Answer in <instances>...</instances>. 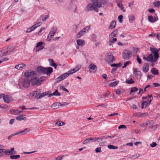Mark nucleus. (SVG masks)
Segmentation results:
<instances>
[{
  "label": "nucleus",
  "instance_id": "59",
  "mask_svg": "<svg viewBox=\"0 0 160 160\" xmlns=\"http://www.w3.org/2000/svg\"><path fill=\"white\" fill-rule=\"evenodd\" d=\"M16 119L18 120H21L23 119V118L22 116H19L17 117L16 118Z\"/></svg>",
  "mask_w": 160,
  "mask_h": 160
},
{
  "label": "nucleus",
  "instance_id": "57",
  "mask_svg": "<svg viewBox=\"0 0 160 160\" xmlns=\"http://www.w3.org/2000/svg\"><path fill=\"white\" fill-rule=\"evenodd\" d=\"M48 15H45L43 17H42V20L44 21H45L48 18Z\"/></svg>",
  "mask_w": 160,
  "mask_h": 160
},
{
  "label": "nucleus",
  "instance_id": "1",
  "mask_svg": "<svg viewBox=\"0 0 160 160\" xmlns=\"http://www.w3.org/2000/svg\"><path fill=\"white\" fill-rule=\"evenodd\" d=\"M4 147L3 145H0V157L3 155V153L7 155H14L17 153V152L14 150V148H12L10 149L5 150L3 148Z\"/></svg>",
  "mask_w": 160,
  "mask_h": 160
},
{
  "label": "nucleus",
  "instance_id": "9",
  "mask_svg": "<svg viewBox=\"0 0 160 160\" xmlns=\"http://www.w3.org/2000/svg\"><path fill=\"white\" fill-rule=\"evenodd\" d=\"M37 77L35 76V77H32L31 79V82L32 85H40L41 84V83L39 82V79H37Z\"/></svg>",
  "mask_w": 160,
  "mask_h": 160
},
{
  "label": "nucleus",
  "instance_id": "44",
  "mask_svg": "<svg viewBox=\"0 0 160 160\" xmlns=\"http://www.w3.org/2000/svg\"><path fill=\"white\" fill-rule=\"evenodd\" d=\"M125 82L128 84H132L134 83V81L132 79V78H130L129 80H127L125 81Z\"/></svg>",
  "mask_w": 160,
  "mask_h": 160
},
{
  "label": "nucleus",
  "instance_id": "12",
  "mask_svg": "<svg viewBox=\"0 0 160 160\" xmlns=\"http://www.w3.org/2000/svg\"><path fill=\"white\" fill-rule=\"evenodd\" d=\"M28 131H29V130H28L27 129V128L25 129L24 130L18 132H17V133H15L14 134H11V135H10L8 137V139L9 140L10 139H11V137H12L15 135H18L19 134H25V133H26Z\"/></svg>",
  "mask_w": 160,
  "mask_h": 160
},
{
  "label": "nucleus",
  "instance_id": "56",
  "mask_svg": "<svg viewBox=\"0 0 160 160\" xmlns=\"http://www.w3.org/2000/svg\"><path fill=\"white\" fill-rule=\"evenodd\" d=\"M123 16L122 15H120L118 17V19L120 22L121 23L122 22Z\"/></svg>",
  "mask_w": 160,
  "mask_h": 160
},
{
  "label": "nucleus",
  "instance_id": "6",
  "mask_svg": "<svg viewBox=\"0 0 160 160\" xmlns=\"http://www.w3.org/2000/svg\"><path fill=\"white\" fill-rule=\"evenodd\" d=\"M105 60L108 62L112 63L114 61V57L111 53L108 52Z\"/></svg>",
  "mask_w": 160,
  "mask_h": 160
},
{
  "label": "nucleus",
  "instance_id": "36",
  "mask_svg": "<svg viewBox=\"0 0 160 160\" xmlns=\"http://www.w3.org/2000/svg\"><path fill=\"white\" fill-rule=\"evenodd\" d=\"M119 7L120 8L121 10L123 12H125V10L124 9V7H123L122 4L121 3H117Z\"/></svg>",
  "mask_w": 160,
  "mask_h": 160
},
{
  "label": "nucleus",
  "instance_id": "42",
  "mask_svg": "<svg viewBox=\"0 0 160 160\" xmlns=\"http://www.w3.org/2000/svg\"><path fill=\"white\" fill-rule=\"evenodd\" d=\"M115 91L116 94L118 95H120L123 92V90L121 89H117Z\"/></svg>",
  "mask_w": 160,
  "mask_h": 160
},
{
  "label": "nucleus",
  "instance_id": "26",
  "mask_svg": "<svg viewBox=\"0 0 160 160\" xmlns=\"http://www.w3.org/2000/svg\"><path fill=\"white\" fill-rule=\"evenodd\" d=\"M153 58V55L152 54H150L146 58V60L150 62H152Z\"/></svg>",
  "mask_w": 160,
  "mask_h": 160
},
{
  "label": "nucleus",
  "instance_id": "60",
  "mask_svg": "<svg viewBox=\"0 0 160 160\" xmlns=\"http://www.w3.org/2000/svg\"><path fill=\"white\" fill-rule=\"evenodd\" d=\"M137 60L138 61V63L140 64H141L142 63L141 59L139 58V56L138 55L137 56Z\"/></svg>",
  "mask_w": 160,
  "mask_h": 160
},
{
  "label": "nucleus",
  "instance_id": "53",
  "mask_svg": "<svg viewBox=\"0 0 160 160\" xmlns=\"http://www.w3.org/2000/svg\"><path fill=\"white\" fill-rule=\"evenodd\" d=\"M90 10V3L88 4L87 6L86 7L85 11L87 12H88Z\"/></svg>",
  "mask_w": 160,
  "mask_h": 160
},
{
  "label": "nucleus",
  "instance_id": "51",
  "mask_svg": "<svg viewBox=\"0 0 160 160\" xmlns=\"http://www.w3.org/2000/svg\"><path fill=\"white\" fill-rule=\"evenodd\" d=\"M60 89L61 90L66 91L68 92H69V91L66 88H64V86H60Z\"/></svg>",
  "mask_w": 160,
  "mask_h": 160
},
{
  "label": "nucleus",
  "instance_id": "52",
  "mask_svg": "<svg viewBox=\"0 0 160 160\" xmlns=\"http://www.w3.org/2000/svg\"><path fill=\"white\" fill-rule=\"evenodd\" d=\"M155 7H158L160 5V1H157L153 3Z\"/></svg>",
  "mask_w": 160,
  "mask_h": 160
},
{
  "label": "nucleus",
  "instance_id": "13",
  "mask_svg": "<svg viewBox=\"0 0 160 160\" xmlns=\"http://www.w3.org/2000/svg\"><path fill=\"white\" fill-rule=\"evenodd\" d=\"M113 136L112 137H105V136H103L101 138H91V140H105V139H112L113 138Z\"/></svg>",
  "mask_w": 160,
  "mask_h": 160
},
{
  "label": "nucleus",
  "instance_id": "18",
  "mask_svg": "<svg viewBox=\"0 0 160 160\" xmlns=\"http://www.w3.org/2000/svg\"><path fill=\"white\" fill-rule=\"evenodd\" d=\"M148 19L149 22H154L158 20V18L155 17H153L152 16H149L148 17Z\"/></svg>",
  "mask_w": 160,
  "mask_h": 160
},
{
  "label": "nucleus",
  "instance_id": "34",
  "mask_svg": "<svg viewBox=\"0 0 160 160\" xmlns=\"http://www.w3.org/2000/svg\"><path fill=\"white\" fill-rule=\"evenodd\" d=\"M7 55L5 50L0 51V58Z\"/></svg>",
  "mask_w": 160,
  "mask_h": 160
},
{
  "label": "nucleus",
  "instance_id": "23",
  "mask_svg": "<svg viewBox=\"0 0 160 160\" xmlns=\"http://www.w3.org/2000/svg\"><path fill=\"white\" fill-rule=\"evenodd\" d=\"M150 50L152 52L154 55V56H159L158 54V50L157 49H155V48H150Z\"/></svg>",
  "mask_w": 160,
  "mask_h": 160
},
{
  "label": "nucleus",
  "instance_id": "21",
  "mask_svg": "<svg viewBox=\"0 0 160 160\" xmlns=\"http://www.w3.org/2000/svg\"><path fill=\"white\" fill-rule=\"evenodd\" d=\"M97 66L93 63L91 64V70H94V71L91 70V73H94L96 72L97 71Z\"/></svg>",
  "mask_w": 160,
  "mask_h": 160
},
{
  "label": "nucleus",
  "instance_id": "61",
  "mask_svg": "<svg viewBox=\"0 0 160 160\" xmlns=\"http://www.w3.org/2000/svg\"><path fill=\"white\" fill-rule=\"evenodd\" d=\"M118 128L120 129H121V128H125V129H126V126L124 125H121L120 126H119Z\"/></svg>",
  "mask_w": 160,
  "mask_h": 160
},
{
  "label": "nucleus",
  "instance_id": "19",
  "mask_svg": "<svg viewBox=\"0 0 160 160\" xmlns=\"http://www.w3.org/2000/svg\"><path fill=\"white\" fill-rule=\"evenodd\" d=\"M43 44V43L41 42H39L37 43V45L36 46V47H40L38 49L36 50V52H38L39 50H41L43 48V46H42Z\"/></svg>",
  "mask_w": 160,
  "mask_h": 160
},
{
  "label": "nucleus",
  "instance_id": "54",
  "mask_svg": "<svg viewBox=\"0 0 160 160\" xmlns=\"http://www.w3.org/2000/svg\"><path fill=\"white\" fill-rule=\"evenodd\" d=\"M101 147L96 148L95 150L96 152V153L101 152H102V151L101 150Z\"/></svg>",
  "mask_w": 160,
  "mask_h": 160
},
{
  "label": "nucleus",
  "instance_id": "37",
  "mask_svg": "<svg viewBox=\"0 0 160 160\" xmlns=\"http://www.w3.org/2000/svg\"><path fill=\"white\" fill-rule=\"evenodd\" d=\"M122 65V63L121 62L118 63V64L113 63L111 65V67H115L118 68L121 67Z\"/></svg>",
  "mask_w": 160,
  "mask_h": 160
},
{
  "label": "nucleus",
  "instance_id": "35",
  "mask_svg": "<svg viewBox=\"0 0 160 160\" xmlns=\"http://www.w3.org/2000/svg\"><path fill=\"white\" fill-rule=\"evenodd\" d=\"M2 97L3 98V99L4 101L8 103L9 102L10 100L8 96L3 95Z\"/></svg>",
  "mask_w": 160,
  "mask_h": 160
},
{
  "label": "nucleus",
  "instance_id": "48",
  "mask_svg": "<svg viewBox=\"0 0 160 160\" xmlns=\"http://www.w3.org/2000/svg\"><path fill=\"white\" fill-rule=\"evenodd\" d=\"M11 113L14 114H18L20 113L21 112L18 110H13V111H11Z\"/></svg>",
  "mask_w": 160,
  "mask_h": 160
},
{
  "label": "nucleus",
  "instance_id": "33",
  "mask_svg": "<svg viewBox=\"0 0 160 160\" xmlns=\"http://www.w3.org/2000/svg\"><path fill=\"white\" fill-rule=\"evenodd\" d=\"M10 155V158L12 159H16L19 158L20 157V156L19 155Z\"/></svg>",
  "mask_w": 160,
  "mask_h": 160
},
{
  "label": "nucleus",
  "instance_id": "24",
  "mask_svg": "<svg viewBox=\"0 0 160 160\" xmlns=\"http://www.w3.org/2000/svg\"><path fill=\"white\" fill-rule=\"evenodd\" d=\"M60 103L57 102L53 103L51 105V107L53 108H57L59 107L60 105Z\"/></svg>",
  "mask_w": 160,
  "mask_h": 160
},
{
  "label": "nucleus",
  "instance_id": "41",
  "mask_svg": "<svg viewBox=\"0 0 160 160\" xmlns=\"http://www.w3.org/2000/svg\"><path fill=\"white\" fill-rule=\"evenodd\" d=\"M138 114L139 116L142 117H145L148 115V114L147 112L143 113H142L141 112H138Z\"/></svg>",
  "mask_w": 160,
  "mask_h": 160
},
{
  "label": "nucleus",
  "instance_id": "50",
  "mask_svg": "<svg viewBox=\"0 0 160 160\" xmlns=\"http://www.w3.org/2000/svg\"><path fill=\"white\" fill-rule=\"evenodd\" d=\"M46 79V77H45L44 76H41L39 79V82L41 83V82H43V81H44Z\"/></svg>",
  "mask_w": 160,
  "mask_h": 160
},
{
  "label": "nucleus",
  "instance_id": "8",
  "mask_svg": "<svg viewBox=\"0 0 160 160\" xmlns=\"http://www.w3.org/2000/svg\"><path fill=\"white\" fill-rule=\"evenodd\" d=\"M40 92L39 91H33L29 94V96L30 98H32L33 97H34L36 99H38V96L40 95Z\"/></svg>",
  "mask_w": 160,
  "mask_h": 160
},
{
  "label": "nucleus",
  "instance_id": "58",
  "mask_svg": "<svg viewBox=\"0 0 160 160\" xmlns=\"http://www.w3.org/2000/svg\"><path fill=\"white\" fill-rule=\"evenodd\" d=\"M157 144L155 142H153L150 144V146L152 147H154L156 146Z\"/></svg>",
  "mask_w": 160,
  "mask_h": 160
},
{
  "label": "nucleus",
  "instance_id": "45",
  "mask_svg": "<svg viewBox=\"0 0 160 160\" xmlns=\"http://www.w3.org/2000/svg\"><path fill=\"white\" fill-rule=\"evenodd\" d=\"M108 148L110 149H117L118 148V147L114 146L112 145H108Z\"/></svg>",
  "mask_w": 160,
  "mask_h": 160
},
{
  "label": "nucleus",
  "instance_id": "55",
  "mask_svg": "<svg viewBox=\"0 0 160 160\" xmlns=\"http://www.w3.org/2000/svg\"><path fill=\"white\" fill-rule=\"evenodd\" d=\"M129 19V21H132L135 19V17L133 15H129L128 17Z\"/></svg>",
  "mask_w": 160,
  "mask_h": 160
},
{
  "label": "nucleus",
  "instance_id": "29",
  "mask_svg": "<svg viewBox=\"0 0 160 160\" xmlns=\"http://www.w3.org/2000/svg\"><path fill=\"white\" fill-rule=\"evenodd\" d=\"M49 62L50 65L53 67H54L56 69L57 68V65L56 63L54 62V61L52 59H50L49 60Z\"/></svg>",
  "mask_w": 160,
  "mask_h": 160
},
{
  "label": "nucleus",
  "instance_id": "25",
  "mask_svg": "<svg viewBox=\"0 0 160 160\" xmlns=\"http://www.w3.org/2000/svg\"><path fill=\"white\" fill-rule=\"evenodd\" d=\"M149 68V66L148 64L145 63L143 67V71L145 72H147Z\"/></svg>",
  "mask_w": 160,
  "mask_h": 160
},
{
  "label": "nucleus",
  "instance_id": "30",
  "mask_svg": "<svg viewBox=\"0 0 160 160\" xmlns=\"http://www.w3.org/2000/svg\"><path fill=\"white\" fill-rule=\"evenodd\" d=\"M36 25H34L32 27L28 28L27 29V30L26 31V32H30L31 31H33L34 29H35L36 28V27H35V26Z\"/></svg>",
  "mask_w": 160,
  "mask_h": 160
},
{
  "label": "nucleus",
  "instance_id": "63",
  "mask_svg": "<svg viewBox=\"0 0 160 160\" xmlns=\"http://www.w3.org/2000/svg\"><path fill=\"white\" fill-rule=\"evenodd\" d=\"M159 58V56H154V59H153V60H152V62H156L157 60V59H158V58Z\"/></svg>",
  "mask_w": 160,
  "mask_h": 160
},
{
  "label": "nucleus",
  "instance_id": "7",
  "mask_svg": "<svg viewBox=\"0 0 160 160\" xmlns=\"http://www.w3.org/2000/svg\"><path fill=\"white\" fill-rule=\"evenodd\" d=\"M23 86L25 88H27L30 85V80L27 78H24L22 82Z\"/></svg>",
  "mask_w": 160,
  "mask_h": 160
},
{
  "label": "nucleus",
  "instance_id": "31",
  "mask_svg": "<svg viewBox=\"0 0 160 160\" xmlns=\"http://www.w3.org/2000/svg\"><path fill=\"white\" fill-rule=\"evenodd\" d=\"M53 95L56 96H60L61 95L60 93L58 92V90H56L53 93L50 94V96H52Z\"/></svg>",
  "mask_w": 160,
  "mask_h": 160
},
{
  "label": "nucleus",
  "instance_id": "22",
  "mask_svg": "<svg viewBox=\"0 0 160 160\" xmlns=\"http://www.w3.org/2000/svg\"><path fill=\"white\" fill-rule=\"evenodd\" d=\"M118 30H116L111 32L109 35L110 38H112L114 37H116L117 34Z\"/></svg>",
  "mask_w": 160,
  "mask_h": 160
},
{
  "label": "nucleus",
  "instance_id": "40",
  "mask_svg": "<svg viewBox=\"0 0 160 160\" xmlns=\"http://www.w3.org/2000/svg\"><path fill=\"white\" fill-rule=\"evenodd\" d=\"M148 102L147 101H143L142 103V108H146L148 105Z\"/></svg>",
  "mask_w": 160,
  "mask_h": 160
},
{
  "label": "nucleus",
  "instance_id": "16",
  "mask_svg": "<svg viewBox=\"0 0 160 160\" xmlns=\"http://www.w3.org/2000/svg\"><path fill=\"white\" fill-rule=\"evenodd\" d=\"M133 73L138 78L140 79L142 77V74L141 72L139 71H138L137 69H133Z\"/></svg>",
  "mask_w": 160,
  "mask_h": 160
},
{
  "label": "nucleus",
  "instance_id": "64",
  "mask_svg": "<svg viewBox=\"0 0 160 160\" xmlns=\"http://www.w3.org/2000/svg\"><path fill=\"white\" fill-rule=\"evenodd\" d=\"M110 92L109 91H108L103 96L104 98H105L106 97H108V96L109 95Z\"/></svg>",
  "mask_w": 160,
  "mask_h": 160
},
{
  "label": "nucleus",
  "instance_id": "2",
  "mask_svg": "<svg viewBox=\"0 0 160 160\" xmlns=\"http://www.w3.org/2000/svg\"><path fill=\"white\" fill-rule=\"evenodd\" d=\"M37 71L39 74L44 73L48 75H50L53 71L52 68L49 67L48 68L43 67L41 66H39L37 68Z\"/></svg>",
  "mask_w": 160,
  "mask_h": 160
},
{
  "label": "nucleus",
  "instance_id": "3",
  "mask_svg": "<svg viewBox=\"0 0 160 160\" xmlns=\"http://www.w3.org/2000/svg\"><path fill=\"white\" fill-rule=\"evenodd\" d=\"M91 10H93L97 12L98 11V8L102 7V4L98 0H91Z\"/></svg>",
  "mask_w": 160,
  "mask_h": 160
},
{
  "label": "nucleus",
  "instance_id": "14",
  "mask_svg": "<svg viewBox=\"0 0 160 160\" xmlns=\"http://www.w3.org/2000/svg\"><path fill=\"white\" fill-rule=\"evenodd\" d=\"M4 50L6 54L8 53L9 55L13 53L15 51V49L12 47H8Z\"/></svg>",
  "mask_w": 160,
  "mask_h": 160
},
{
  "label": "nucleus",
  "instance_id": "17",
  "mask_svg": "<svg viewBox=\"0 0 160 160\" xmlns=\"http://www.w3.org/2000/svg\"><path fill=\"white\" fill-rule=\"evenodd\" d=\"M81 67V65H78L75 68L69 70L68 72H69V74H72L78 71Z\"/></svg>",
  "mask_w": 160,
  "mask_h": 160
},
{
  "label": "nucleus",
  "instance_id": "43",
  "mask_svg": "<svg viewBox=\"0 0 160 160\" xmlns=\"http://www.w3.org/2000/svg\"><path fill=\"white\" fill-rule=\"evenodd\" d=\"M65 124V123L64 122H62L60 121H57L55 123V124H57L59 126H62L64 125Z\"/></svg>",
  "mask_w": 160,
  "mask_h": 160
},
{
  "label": "nucleus",
  "instance_id": "47",
  "mask_svg": "<svg viewBox=\"0 0 160 160\" xmlns=\"http://www.w3.org/2000/svg\"><path fill=\"white\" fill-rule=\"evenodd\" d=\"M47 94L46 92H44L43 93H40V95L39 96L38 98L39 99H40L42 97L47 95Z\"/></svg>",
  "mask_w": 160,
  "mask_h": 160
},
{
  "label": "nucleus",
  "instance_id": "39",
  "mask_svg": "<svg viewBox=\"0 0 160 160\" xmlns=\"http://www.w3.org/2000/svg\"><path fill=\"white\" fill-rule=\"evenodd\" d=\"M138 90V89L136 87H133L131 88V90L130 92V94H131L134 92H137Z\"/></svg>",
  "mask_w": 160,
  "mask_h": 160
},
{
  "label": "nucleus",
  "instance_id": "20",
  "mask_svg": "<svg viewBox=\"0 0 160 160\" xmlns=\"http://www.w3.org/2000/svg\"><path fill=\"white\" fill-rule=\"evenodd\" d=\"M57 30V29L56 27H54L51 29L49 34V35H50L51 37H53Z\"/></svg>",
  "mask_w": 160,
  "mask_h": 160
},
{
  "label": "nucleus",
  "instance_id": "46",
  "mask_svg": "<svg viewBox=\"0 0 160 160\" xmlns=\"http://www.w3.org/2000/svg\"><path fill=\"white\" fill-rule=\"evenodd\" d=\"M118 81H115L112 82V83H111L110 84L109 86L110 87H114L118 83Z\"/></svg>",
  "mask_w": 160,
  "mask_h": 160
},
{
  "label": "nucleus",
  "instance_id": "4",
  "mask_svg": "<svg viewBox=\"0 0 160 160\" xmlns=\"http://www.w3.org/2000/svg\"><path fill=\"white\" fill-rule=\"evenodd\" d=\"M90 28V26H87L85 27L83 29L79 32L76 35V37L77 38H79L82 35H84L88 32Z\"/></svg>",
  "mask_w": 160,
  "mask_h": 160
},
{
  "label": "nucleus",
  "instance_id": "27",
  "mask_svg": "<svg viewBox=\"0 0 160 160\" xmlns=\"http://www.w3.org/2000/svg\"><path fill=\"white\" fill-rule=\"evenodd\" d=\"M78 45L79 46H82L84 44V41L82 39H78L77 41Z\"/></svg>",
  "mask_w": 160,
  "mask_h": 160
},
{
  "label": "nucleus",
  "instance_id": "15",
  "mask_svg": "<svg viewBox=\"0 0 160 160\" xmlns=\"http://www.w3.org/2000/svg\"><path fill=\"white\" fill-rule=\"evenodd\" d=\"M26 65L24 63H21L15 66V68L18 70H22L25 68Z\"/></svg>",
  "mask_w": 160,
  "mask_h": 160
},
{
  "label": "nucleus",
  "instance_id": "62",
  "mask_svg": "<svg viewBox=\"0 0 160 160\" xmlns=\"http://www.w3.org/2000/svg\"><path fill=\"white\" fill-rule=\"evenodd\" d=\"M118 114V113H112L111 114H110L108 116V117H113L117 115Z\"/></svg>",
  "mask_w": 160,
  "mask_h": 160
},
{
  "label": "nucleus",
  "instance_id": "49",
  "mask_svg": "<svg viewBox=\"0 0 160 160\" xmlns=\"http://www.w3.org/2000/svg\"><path fill=\"white\" fill-rule=\"evenodd\" d=\"M140 157V155L139 154H137L135 155H132L131 156V158L132 159L137 158Z\"/></svg>",
  "mask_w": 160,
  "mask_h": 160
},
{
  "label": "nucleus",
  "instance_id": "28",
  "mask_svg": "<svg viewBox=\"0 0 160 160\" xmlns=\"http://www.w3.org/2000/svg\"><path fill=\"white\" fill-rule=\"evenodd\" d=\"M151 72L154 75H158L159 73L158 70L154 68H153L151 69Z\"/></svg>",
  "mask_w": 160,
  "mask_h": 160
},
{
  "label": "nucleus",
  "instance_id": "38",
  "mask_svg": "<svg viewBox=\"0 0 160 160\" xmlns=\"http://www.w3.org/2000/svg\"><path fill=\"white\" fill-rule=\"evenodd\" d=\"M117 40L116 38H113L112 40L110 39L108 42V44L109 45H112L114 42H116Z\"/></svg>",
  "mask_w": 160,
  "mask_h": 160
},
{
  "label": "nucleus",
  "instance_id": "5",
  "mask_svg": "<svg viewBox=\"0 0 160 160\" xmlns=\"http://www.w3.org/2000/svg\"><path fill=\"white\" fill-rule=\"evenodd\" d=\"M132 53L130 51L126 50H124L122 53L123 58L125 60L128 59L130 57V55H132Z\"/></svg>",
  "mask_w": 160,
  "mask_h": 160
},
{
  "label": "nucleus",
  "instance_id": "10",
  "mask_svg": "<svg viewBox=\"0 0 160 160\" xmlns=\"http://www.w3.org/2000/svg\"><path fill=\"white\" fill-rule=\"evenodd\" d=\"M70 74H69V72H68V71L67 72L65 73L57 78L56 79V81L57 82H60L64 79Z\"/></svg>",
  "mask_w": 160,
  "mask_h": 160
},
{
  "label": "nucleus",
  "instance_id": "32",
  "mask_svg": "<svg viewBox=\"0 0 160 160\" xmlns=\"http://www.w3.org/2000/svg\"><path fill=\"white\" fill-rule=\"evenodd\" d=\"M116 22L115 21H112L111 22L110 26L108 27V28L113 29L115 27Z\"/></svg>",
  "mask_w": 160,
  "mask_h": 160
},
{
  "label": "nucleus",
  "instance_id": "11",
  "mask_svg": "<svg viewBox=\"0 0 160 160\" xmlns=\"http://www.w3.org/2000/svg\"><path fill=\"white\" fill-rule=\"evenodd\" d=\"M24 75L26 78L30 77L31 79L32 77H34L36 76V74L34 71H32L30 72H26L24 73Z\"/></svg>",
  "mask_w": 160,
  "mask_h": 160
}]
</instances>
